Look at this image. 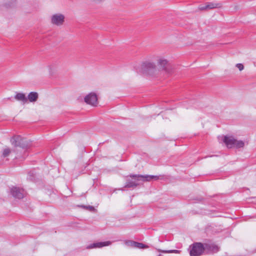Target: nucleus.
Segmentation results:
<instances>
[{
  "instance_id": "10",
  "label": "nucleus",
  "mask_w": 256,
  "mask_h": 256,
  "mask_svg": "<svg viewBox=\"0 0 256 256\" xmlns=\"http://www.w3.org/2000/svg\"><path fill=\"white\" fill-rule=\"evenodd\" d=\"M222 140L225 144L227 148H233L236 138L232 136H221Z\"/></svg>"
},
{
  "instance_id": "3",
  "label": "nucleus",
  "mask_w": 256,
  "mask_h": 256,
  "mask_svg": "<svg viewBox=\"0 0 256 256\" xmlns=\"http://www.w3.org/2000/svg\"><path fill=\"white\" fill-rule=\"evenodd\" d=\"M190 256H201L205 254L204 244L200 242H195L190 246L188 249Z\"/></svg>"
},
{
  "instance_id": "13",
  "label": "nucleus",
  "mask_w": 256,
  "mask_h": 256,
  "mask_svg": "<svg viewBox=\"0 0 256 256\" xmlns=\"http://www.w3.org/2000/svg\"><path fill=\"white\" fill-rule=\"evenodd\" d=\"M14 98L16 100L22 102L24 104L28 102L27 98L26 97L25 94L24 93L17 92L14 96Z\"/></svg>"
},
{
  "instance_id": "22",
  "label": "nucleus",
  "mask_w": 256,
  "mask_h": 256,
  "mask_svg": "<svg viewBox=\"0 0 256 256\" xmlns=\"http://www.w3.org/2000/svg\"><path fill=\"white\" fill-rule=\"evenodd\" d=\"M208 156H205V157H204V158H208Z\"/></svg>"
},
{
  "instance_id": "8",
  "label": "nucleus",
  "mask_w": 256,
  "mask_h": 256,
  "mask_svg": "<svg viewBox=\"0 0 256 256\" xmlns=\"http://www.w3.org/2000/svg\"><path fill=\"white\" fill-rule=\"evenodd\" d=\"M84 100L87 104L92 106H96L98 104V97L94 92H90L86 95Z\"/></svg>"
},
{
  "instance_id": "6",
  "label": "nucleus",
  "mask_w": 256,
  "mask_h": 256,
  "mask_svg": "<svg viewBox=\"0 0 256 256\" xmlns=\"http://www.w3.org/2000/svg\"><path fill=\"white\" fill-rule=\"evenodd\" d=\"M157 62L158 66L166 72L168 74L172 72V70L171 66L168 64V61L166 59L162 57H160L157 60Z\"/></svg>"
},
{
  "instance_id": "14",
  "label": "nucleus",
  "mask_w": 256,
  "mask_h": 256,
  "mask_svg": "<svg viewBox=\"0 0 256 256\" xmlns=\"http://www.w3.org/2000/svg\"><path fill=\"white\" fill-rule=\"evenodd\" d=\"M27 99L30 102H36L38 98V94L36 92H32L29 93Z\"/></svg>"
},
{
  "instance_id": "21",
  "label": "nucleus",
  "mask_w": 256,
  "mask_h": 256,
  "mask_svg": "<svg viewBox=\"0 0 256 256\" xmlns=\"http://www.w3.org/2000/svg\"><path fill=\"white\" fill-rule=\"evenodd\" d=\"M84 208H89L90 210H92L94 209V207L92 206H82Z\"/></svg>"
},
{
  "instance_id": "24",
  "label": "nucleus",
  "mask_w": 256,
  "mask_h": 256,
  "mask_svg": "<svg viewBox=\"0 0 256 256\" xmlns=\"http://www.w3.org/2000/svg\"><path fill=\"white\" fill-rule=\"evenodd\" d=\"M158 256H160V255H159Z\"/></svg>"
},
{
  "instance_id": "16",
  "label": "nucleus",
  "mask_w": 256,
  "mask_h": 256,
  "mask_svg": "<svg viewBox=\"0 0 256 256\" xmlns=\"http://www.w3.org/2000/svg\"><path fill=\"white\" fill-rule=\"evenodd\" d=\"M158 252H160L164 254H170V253H174V254H180V250H158Z\"/></svg>"
},
{
  "instance_id": "7",
  "label": "nucleus",
  "mask_w": 256,
  "mask_h": 256,
  "mask_svg": "<svg viewBox=\"0 0 256 256\" xmlns=\"http://www.w3.org/2000/svg\"><path fill=\"white\" fill-rule=\"evenodd\" d=\"M65 17L61 14H56L51 17V23L52 24L60 26L63 24L64 22Z\"/></svg>"
},
{
  "instance_id": "15",
  "label": "nucleus",
  "mask_w": 256,
  "mask_h": 256,
  "mask_svg": "<svg viewBox=\"0 0 256 256\" xmlns=\"http://www.w3.org/2000/svg\"><path fill=\"white\" fill-rule=\"evenodd\" d=\"M244 141L241 140H238L236 139L233 148H244Z\"/></svg>"
},
{
  "instance_id": "2",
  "label": "nucleus",
  "mask_w": 256,
  "mask_h": 256,
  "mask_svg": "<svg viewBox=\"0 0 256 256\" xmlns=\"http://www.w3.org/2000/svg\"><path fill=\"white\" fill-rule=\"evenodd\" d=\"M140 71L144 74L154 76L156 74L158 69L154 62L148 60L142 63Z\"/></svg>"
},
{
  "instance_id": "12",
  "label": "nucleus",
  "mask_w": 256,
  "mask_h": 256,
  "mask_svg": "<svg viewBox=\"0 0 256 256\" xmlns=\"http://www.w3.org/2000/svg\"><path fill=\"white\" fill-rule=\"evenodd\" d=\"M221 6L220 4H214L209 2L206 4L204 6H200L199 9L200 10H204L206 9H212L216 8H220Z\"/></svg>"
},
{
  "instance_id": "4",
  "label": "nucleus",
  "mask_w": 256,
  "mask_h": 256,
  "mask_svg": "<svg viewBox=\"0 0 256 256\" xmlns=\"http://www.w3.org/2000/svg\"><path fill=\"white\" fill-rule=\"evenodd\" d=\"M10 142L14 146H20L23 148H26L30 146V142L20 136H13L10 139Z\"/></svg>"
},
{
  "instance_id": "20",
  "label": "nucleus",
  "mask_w": 256,
  "mask_h": 256,
  "mask_svg": "<svg viewBox=\"0 0 256 256\" xmlns=\"http://www.w3.org/2000/svg\"><path fill=\"white\" fill-rule=\"evenodd\" d=\"M236 67L238 68L240 71L243 70L244 68V66L242 64H236Z\"/></svg>"
},
{
  "instance_id": "1",
  "label": "nucleus",
  "mask_w": 256,
  "mask_h": 256,
  "mask_svg": "<svg viewBox=\"0 0 256 256\" xmlns=\"http://www.w3.org/2000/svg\"><path fill=\"white\" fill-rule=\"evenodd\" d=\"M154 178L158 179V176L152 175L130 174L127 176L124 188H136L142 184V182H150Z\"/></svg>"
},
{
  "instance_id": "17",
  "label": "nucleus",
  "mask_w": 256,
  "mask_h": 256,
  "mask_svg": "<svg viewBox=\"0 0 256 256\" xmlns=\"http://www.w3.org/2000/svg\"><path fill=\"white\" fill-rule=\"evenodd\" d=\"M136 248H140V249H144V248H148V246L147 245H146L142 243L136 242Z\"/></svg>"
},
{
  "instance_id": "18",
  "label": "nucleus",
  "mask_w": 256,
  "mask_h": 256,
  "mask_svg": "<svg viewBox=\"0 0 256 256\" xmlns=\"http://www.w3.org/2000/svg\"><path fill=\"white\" fill-rule=\"evenodd\" d=\"M136 242L130 240L126 241V244L128 246H130L131 248H135Z\"/></svg>"
},
{
  "instance_id": "19",
  "label": "nucleus",
  "mask_w": 256,
  "mask_h": 256,
  "mask_svg": "<svg viewBox=\"0 0 256 256\" xmlns=\"http://www.w3.org/2000/svg\"><path fill=\"white\" fill-rule=\"evenodd\" d=\"M10 152H11V150L10 148H6L4 150L2 156L4 158L6 157L9 156Z\"/></svg>"
},
{
  "instance_id": "11",
  "label": "nucleus",
  "mask_w": 256,
  "mask_h": 256,
  "mask_svg": "<svg viewBox=\"0 0 256 256\" xmlns=\"http://www.w3.org/2000/svg\"><path fill=\"white\" fill-rule=\"evenodd\" d=\"M111 244V242L110 241H106L104 242H98L96 243H93L88 245L86 248L88 249H92L94 248H100L103 246H108Z\"/></svg>"
},
{
  "instance_id": "9",
  "label": "nucleus",
  "mask_w": 256,
  "mask_h": 256,
  "mask_svg": "<svg viewBox=\"0 0 256 256\" xmlns=\"http://www.w3.org/2000/svg\"><path fill=\"white\" fill-rule=\"evenodd\" d=\"M10 194L15 198L21 199L24 198V192L22 188L13 186L10 189Z\"/></svg>"
},
{
  "instance_id": "5",
  "label": "nucleus",
  "mask_w": 256,
  "mask_h": 256,
  "mask_svg": "<svg viewBox=\"0 0 256 256\" xmlns=\"http://www.w3.org/2000/svg\"><path fill=\"white\" fill-rule=\"evenodd\" d=\"M205 254H214L220 250V247L214 242H210L203 243Z\"/></svg>"
},
{
  "instance_id": "23",
  "label": "nucleus",
  "mask_w": 256,
  "mask_h": 256,
  "mask_svg": "<svg viewBox=\"0 0 256 256\" xmlns=\"http://www.w3.org/2000/svg\"><path fill=\"white\" fill-rule=\"evenodd\" d=\"M210 156V157H212V156Z\"/></svg>"
}]
</instances>
